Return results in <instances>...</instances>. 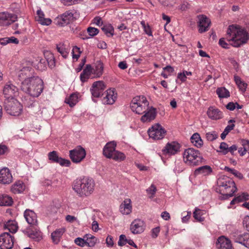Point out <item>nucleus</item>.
<instances>
[{
    "mask_svg": "<svg viewBox=\"0 0 249 249\" xmlns=\"http://www.w3.org/2000/svg\"><path fill=\"white\" fill-rule=\"evenodd\" d=\"M227 39L234 47H239L247 43L249 38L248 31L237 25H230L227 30Z\"/></svg>",
    "mask_w": 249,
    "mask_h": 249,
    "instance_id": "nucleus-1",
    "label": "nucleus"
},
{
    "mask_svg": "<svg viewBox=\"0 0 249 249\" xmlns=\"http://www.w3.org/2000/svg\"><path fill=\"white\" fill-rule=\"evenodd\" d=\"M43 82L38 76L26 79L21 83V89L34 97H38L43 91Z\"/></svg>",
    "mask_w": 249,
    "mask_h": 249,
    "instance_id": "nucleus-2",
    "label": "nucleus"
},
{
    "mask_svg": "<svg viewBox=\"0 0 249 249\" xmlns=\"http://www.w3.org/2000/svg\"><path fill=\"white\" fill-rule=\"evenodd\" d=\"M94 180L88 177L77 178L73 183L72 189L80 197H87L90 196L94 190Z\"/></svg>",
    "mask_w": 249,
    "mask_h": 249,
    "instance_id": "nucleus-3",
    "label": "nucleus"
},
{
    "mask_svg": "<svg viewBox=\"0 0 249 249\" xmlns=\"http://www.w3.org/2000/svg\"><path fill=\"white\" fill-rule=\"evenodd\" d=\"M217 185L219 193L223 196L222 198L224 199L232 196L237 190L234 182L227 176L219 178Z\"/></svg>",
    "mask_w": 249,
    "mask_h": 249,
    "instance_id": "nucleus-4",
    "label": "nucleus"
},
{
    "mask_svg": "<svg viewBox=\"0 0 249 249\" xmlns=\"http://www.w3.org/2000/svg\"><path fill=\"white\" fill-rule=\"evenodd\" d=\"M45 58L41 56H36L33 58L32 65L39 71H42L47 68V63L51 68L55 66V60L53 55L50 52L44 53Z\"/></svg>",
    "mask_w": 249,
    "mask_h": 249,
    "instance_id": "nucleus-5",
    "label": "nucleus"
},
{
    "mask_svg": "<svg viewBox=\"0 0 249 249\" xmlns=\"http://www.w3.org/2000/svg\"><path fill=\"white\" fill-rule=\"evenodd\" d=\"M18 89L10 83L6 84L3 88V92L6 98L5 104L6 108L19 107L20 103L14 98Z\"/></svg>",
    "mask_w": 249,
    "mask_h": 249,
    "instance_id": "nucleus-6",
    "label": "nucleus"
},
{
    "mask_svg": "<svg viewBox=\"0 0 249 249\" xmlns=\"http://www.w3.org/2000/svg\"><path fill=\"white\" fill-rule=\"evenodd\" d=\"M183 159L185 163L188 165L196 166L202 162L203 158L198 150L189 148L185 149L183 152Z\"/></svg>",
    "mask_w": 249,
    "mask_h": 249,
    "instance_id": "nucleus-7",
    "label": "nucleus"
},
{
    "mask_svg": "<svg viewBox=\"0 0 249 249\" xmlns=\"http://www.w3.org/2000/svg\"><path fill=\"white\" fill-rule=\"evenodd\" d=\"M129 107L131 109H155L152 107L149 106V102L146 98L143 95L136 96L133 98L130 104Z\"/></svg>",
    "mask_w": 249,
    "mask_h": 249,
    "instance_id": "nucleus-8",
    "label": "nucleus"
},
{
    "mask_svg": "<svg viewBox=\"0 0 249 249\" xmlns=\"http://www.w3.org/2000/svg\"><path fill=\"white\" fill-rule=\"evenodd\" d=\"M86 152L84 148L81 146L75 147L69 151V156L72 162L79 163L85 158Z\"/></svg>",
    "mask_w": 249,
    "mask_h": 249,
    "instance_id": "nucleus-9",
    "label": "nucleus"
},
{
    "mask_svg": "<svg viewBox=\"0 0 249 249\" xmlns=\"http://www.w3.org/2000/svg\"><path fill=\"white\" fill-rule=\"evenodd\" d=\"M74 20L73 14L68 11L54 19L55 23L60 26H65Z\"/></svg>",
    "mask_w": 249,
    "mask_h": 249,
    "instance_id": "nucleus-10",
    "label": "nucleus"
},
{
    "mask_svg": "<svg viewBox=\"0 0 249 249\" xmlns=\"http://www.w3.org/2000/svg\"><path fill=\"white\" fill-rule=\"evenodd\" d=\"M165 132V130L159 124L153 125L148 130L149 137L154 140L162 139L164 137Z\"/></svg>",
    "mask_w": 249,
    "mask_h": 249,
    "instance_id": "nucleus-11",
    "label": "nucleus"
},
{
    "mask_svg": "<svg viewBox=\"0 0 249 249\" xmlns=\"http://www.w3.org/2000/svg\"><path fill=\"white\" fill-rule=\"evenodd\" d=\"M14 238L8 232H4L0 235V249H11L14 243Z\"/></svg>",
    "mask_w": 249,
    "mask_h": 249,
    "instance_id": "nucleus-12",
    "label": "nucleus"
},
{
    "mask_svg": "<svg viewBox=\"0 0 249 249\" xmlns=\"http://www.w3.org/2000/svg\"><path fill=\"white\" fill-rule=\"evenodd\" d=\"M48 156L49 160L52 162L59 163L62 166L69 167L71 164L69 160L59 157L57 152L55 151L49 152Z\"/></svg>",
    "mask_w": 249,
    "mask_h": 249,
    "instance_id": "nucleus-13",
    "label": "nucleus"
},
{
    "mask_svg": "<svg viewBox=\"0 0 249 249\" xmlns=\"http://www.w3.org/2000/svg\"><path fill=\"white\" fill-rule=\"evenodd\" d=\"M197 23L199 32L203 33L208 30L211 24V20L205 15H199L197 17Z\"/></svg>",
    "mask_w": 249,
    "mask_h": 249,
    "instance_id": "nucleus-14",
    "label": "nucleus"
},
{
    "mask_svg": "<svg viewBox=\"0 0 249 249\" xmlns=\"http://www.w3.org/2000/svg\"><path fill=\"white\" fill-rule=\"evenodd\" d=\"M117 98V93L114 89H107L105 96L102 99V102L104 105H112L113 104Z\"/></svg>",
    "mask_w": 249,
    "mask_h": 249,
    "instance_id": "nucleus-15",
    "label": "nucleus"
},
{
    "mask_svg": "<svg viewBox=\"0 0 249 249\" xmlns=\"http://www.w3.org/2000/svg\"><path fill=\"white\" fill-rule=\"evenodd\" d=\"M232 239L235 242L239 243L249 249V233H234L232 235Z\"/></svg>",
    "mask_w": 249,
    "mask_h": 249,
    "instance_id": "nucleus-16",
    "label": "nucleus"
},
{
    "mask_svg": "<svg viewBox=\"0 0 249 249\" xmlns=\"http://www.w3.org/2000/svg\"><path fill=\"white\" fill-rule=\"evenodd\" d=\"M180 148V144L176 142H168L162 149V154L169 155H175L179 151Z\"/></svg>",
    "mask_w": 249,
    "mask_h": 249,
    "instance_id": "nucleus-17",
    "label": "nucleus"
},
{
    "mask_svg": "<svg viewBox=\"0 0 249 249\" xmlns=\"http://www.w3.org/2000/svg\"><path fill=\"white\" fill-rule=\"evenodd\" d=\"M145 227V223L143 220L136 219L131 223L130 230L133 234H140L144 231Z\"/></svg>",
    "mask_w": 249,
    "mask_h": 249,
    "instance_id": "nucleus-18",
    "label": "nucleus"
},
{
    "mask_svg": "<svg viewBox=\"0 0 249 249\" xmlns=\"http://www.w3.org/2000/svg\"><path fill=\"white\" fill-rule=\"evenodd\" d=\"M105 89V85L103 81H98L93 83L90 89L91 93L94 98L99 97Z\"/></svg>",
    "mask_w": 249,
    "mask_h": 249,
    "instance_id": "nucleus-19",
    "label": "nucleus"
},
{
    "mask_svg": "<svg viewBox=\"0 0 249 249\" xmlns=\"http://www.w3.org/2000/svg\"><path fill=\"white\" fill-rule=\"evenodd\" d=\"M156 110H145L142 112L135 110L136 113L142 114L141 121L142 123L150 122L154 120L157 115Z\"/></svg>",
    "mask_w": 249,
    "mask_h": 249,
    "instance_id": "nucleus-20",
    "label": "nucleus"
},
{
    "mask_svg": "<svg viewBox=\"0 0 249 249\" xmlns=\"http://www.w3.org/2000/svg\"><path fill=\"white\" fill-rule=\"evenodd\" d=\"M17 19V16L15 14L7 12L0 13V23L3 25H9L16 21Z\"/></svg>",
    "mask_w": 249,
    "mask_h": 249,
    "instance_id": "nucleus-21",
    "label": "nucleus"
},
{
    "mask_svg": "<svg viewBox=\"0 0 249 249\" xmlns=\"http://www.w3.org/2000/svg\"><path fill=\"white\" fill-rule=\"evenodd\" d=\"M217 249H232L233 247L231 241L224 236L218 238L216 242Z\"/></svg>",
    "mask_w": 249,
    "mask_h": 249,
    "instance_id": "nucleus-22",
    "label": "nucleus"
},
{
    "mask_svg": "<svg viewBox=\"0 0 249 249\" xmlns=\"http://www.w3.org/2000/svg\"><path fill=\"white\" fill-rule=\"evenodd\" d=\"M26 65L27 64H25L23 66L18 73V77L21 83L26 79H29L34 76H33L34 70L31 67L27 66Z\"/></svg>",
    "mask_w": 249,
    "mask_h": 249,
    "instance_id": "nucleus-23",
    "label": "nucleus"
},
{
    "mask_svg": "<svg viewBox=\"0 0 249 249\" xmlns=\"http://www.w3.org/2000/svg\"><path fill=\"white\" fill-rule=\"evenodd\" d=\"M13 179L12 174L7 168H3L0 170V183L9 184Z\"/></svg>",
    "mask_w": 249,
    "mask_h": 249,
    "instance_id": "nucleus-24",
    "label": "nucleus"
},
{
    "mask_svg": "<svg viewBox=\"0 0 249 249\" xmlns=\"http://www.w3.org/2000/svg\"><path fill=\"white\" fill-rule=\"evenodd\" d=\"M24 216L27 223L31 225H36L37 223L36 213L32 210L27 209L24 213Z\"/></svg>",
    "mask_w": 249,
    "mask_h": 249,
    "instance_id": "nucleus-25",
    "label": "nucleus"
},
{
    "mask_svg": "<svg viewBox=\"0 0 249 249\" xmlns=\"http://www.w3.org/2000/svg\"><path fill=\"white\" fill-rule=\"evenodd\" d=\"M26 233L28 237L36 241H39L42 239L41 231L34 227L28 228L26 231Z\"/></svg>",
    "mask_w": 249,
    "mask_h": 249,
    "instance_id": "nucleus-26",
    "label": "nucleus"
},
{
    "mask_svg": "<svg viewBox=\"0 0 249 249\" xmlns=\"http://www.w3.org/2000/svg\"><path fill=\"white\" fill-rule=\"evenodd\" d=\"M116 144L113 142H107L103 148V154L107 158L111 159L115 151Z\"/></svg>",
    "mask_w": 249,
    "mask_h": 249,
    "instance_id": "nucleus-27",
    "label": "nucleus"
},
{
    "mask_svg": "<svg viewBox=\"0 0 249 249\" xmlns=\"http://www.w3.org/2000/svg\"><path fill=\"white\" fill-rule=\"evenodd\" d=\"M131 201L129 198H126L121 204L120 211L123 214H128L132 212Z\"/></svg>",
    "mask_w": 249,
    "mask_h": 249,
    "instance_id": "nucleus-28",
    "label": "nucleus"
},
{
    "mask_svg": "<svg viewBox=\"0 0 249 249\" xmlns=\"http://www.w3.org/2000/svg\"><path fill=\"white\" fill-rule=\"evenodd\" d=\"M81 96L82 95L80 93H73L66 99L65 102L69 104L70 107H72L81 99Z\"/></svg>",
    "mask_w": 249,
    "mask_h": 249,
    "instance_id": "nucleus-29",
    "label": "nucleus"
},
{
    "mask_svg": "<svg viewBox=\"0 0 249 249\" xmlns=\"http://www.w3.org/2000/svg\"><path fill=\"white\" fill-rule=\"evenodd\" d=\"M56 49L57 51L61 54L64 58L68 57L70 52V47L66 44L60 43L57 44Z\"/></svg>",
    "mask_w": 249,
    "mask_h": 249,
    "instance_id": "nucleus-30",
    "label": "nucleus"
},
{
    "mask_svg": "<svg viewBox=\"0 0 249 249\" xmlns=\"http://www.w3.org/2000/svg\"><path fill=\"white\" fill-rule=\"evenodd\" d=\"M65 231V229L63 228L56 229L51 234V238L53 243L57 244L60 240V238Z\"/></svg>",
    "mask_w": 249,
    "mask_h": 249,
    "instance_id": "nucleus-31",
    "label": "nucleus"
},
{
    "mask_svg": "<svg viewBox=\"0 0 249 249\" xmlns=\"http://www.w3.org/2000/svg\"><path fill=\"white\" fill-rule=\"evenodd\" d=\"M93 72L92 68L90 65H87L80 74V79L82 82L86 81Z\"/></svg>",
    "mask_w": 249,
    "mask_h": 249,
    "instance_id": "nucleus-32",
    "label": "nucleus"
},
{
    "mask_svg": "<svg viewBox=\"0 0 249 249\" xmlns=\"http://www.w3.org/2000/svg\"><path fill=\"white\" fill-rule=\"evenodd\" d=\"M25 189V185L22 181L16 182L11 187V191L14 194L22 193Z\"/></svg>",
    "mask_w": 249,
    "mask_h": 249,
    "instance_id": "nucleus-33",
    "label": "nucleus"
},
{
    "mask_svg": "<svg viewBox=\"0 0 249 249\" xmlns=\"http://www.w3.org/2000/svg\"><path fill=\"white\" fill-rule=\"evenodd\" d=\"M190 141L197 148L201 147L203 144V141L201 139L200 135L197 133H194L191 136Z\"/></svg>",
    "mask_w": 249,
    "mask_h": 249,
    "instance_id": "nucleus-34",
    "label": "nucleus"
},
{
    "mask_svg": "<svg viewBox=\"0 0 249 249\" xmlns=\"http://www.w3.org/2000/svg\"><path fill=\"white\" fill-rule=\"evenodd\" d=\"M212 172V168L208 165L201 166L197 168L195 171V174L196 175L202 174L206 176L210 174Z\"/></svg>",
    "mask_w": 249,
    "mask_h": 249,
    "instance_id": "nucleus-35",
    "label": "nucleus"
},
{
    "mask_svg": "<svg viewBox=\"0 0 249 249\" xmlns=\"http://www.w3.org/2000/svg\"><path fill=\"white\" fill-rule=\"evenodd\" d=\"M207 114L208 117L213 120H217L222 117L223 113L219 110H208Z\"/></svg>",
    "mask_w": 249,
    "mask_h": 249,
    "instance_id": "nucleus-36",
    "label": "nucleus"
},
{
    "mask_svg": "<svg viewBox=\"0 0 249 249\" xmlns=\"http://www.w3.org/2000/svg\"><path fill=\"white\" fill-rule=\"evenodd\" d=\"M103 64L100 61H97L95 64V68L92 69L93 73L97 77H100L103 74Z\"/></svg>",
    "mask_w": 249,
    "mask_h": 249,
    "instance_id": "nucleus-37",
    "label": "nucleus"
},
{
    "mask_svg": "<svg viewBox=\"0 0 249 249\" xmlns=\"http://www.w3.org/2000/svg\"><path fill=\"white\" fill-rule=\"evenodd\" d=\"M13 203V199L7 195H0V205L10 206Z\"/></svg>",
    "mask_w": 249,
    "mask_h": 249,
    "instance_id": "nucleus-38",
    "label": "nucleus"
},
{
    "mask_svg": "<svg viewBox=\"0 0 249 249\" xmlns=\"http://www.w3.org/2000/svg\"><path fill=\"white\" fill-rule=\"evenodd\" d=\"M5 228L12 233H15L18 228L17 223L15 221L9 220L5 224Z\"/></svg>",
    "mask_w": 249,
    "mask_h": 249,
    "instance_id": "nucleus-39",
    "label": "nucleus"
},
{
    "mask_svg": "<svg viewBox=\"0 0 249 249\" xmlns=\"http://www.w3.org/2000/svg\"><path fill=\"white\" fill-rule=\"evenodd\" d=\"M216 92L220 98H227L230 96L229 91L224 87L217 88Z\"/></svg>",
    "mask_w": 249,
    "mask_h": 249,
    "instance_id": "nucleus-40",
    "label": "nucleus"
},
{
    "mask_svg": "<svg viewBox=\"0 0 249 249\" xmlns=\"http://www.w3.org/2000/svg\"><path fill=\"white\" fill-rule=\"evenodd\" d=\"M86 246L89 247H94L97 242V238L91 234H86L84 236Z\"/></svg>",
    "mask_w": 249,
    "mask_h": 249,
    "instance_id": "nucleus-41",
    "label": "nucleus"
},
{
    "mask_svg": "<svg viewBox=\"0 0 249 249\" xmlns=\"http://www.w3.org/2000/svg\"><path fill=\"white\" fill-rule=\"evenodd\" d=\"M102 29L108 37L112 36L114 35V28L110 24L104 25Z\"/></svg>",
    "mask_w": 249,
    "mask_h": 249,
    "instance_id": "nucleus-42",
    "label": "nucleus"
},
{
    "mask_svg": "<svg viewBox=\"0 0 249 249\" xmlns=\"http://www.w3.org/2000/svg\"><path fill=\"white\" fill-rule=\"evenodd\" d=\"M234 80L239 89L242 91L244 92L247 88V84L242 81L241 78L237 76H234Z\"/></svg>",
    "mask_w": 249,
    "mask_h": 249,
    "instance_id": "nucleus-43",
    "label": "nucleus"
},
{
    "mask_svg": "<svg viewBox=\"0 0 249 249\" xmlns=\"http://www.w3.org/2000/svg\"><path fill=\"white\" fill-rule=\"evenodd\" d=\"M125 158V156L123 152L117 150L114 152L112 157H111V159L118 161L124 160Z\"/></svg>",
    "mask_w": 249,
    "mask_h": 249,
    "instance_id": "nucleus-44",
    "label": "nucleus"
},
{
    "mask_svg": "<svg viewBox=\"0 0 249 249\" xmlns=\"http://www.w3.org/2000/svg\"><path fill=\"white\" fill-rule=\"evenodd\" d=\"M157 191V188L154 184H151V185L146 190L148 197L151 199L155 196Z\"/></svg>",
    "mask_w": 249,
    "mask_h": 249,
    "instance_id": "nucleus-45",
    "label": "nucleus"
},
{
    "mask_svg": "<svg viewBox=\"0 0 249 249\" xmlns=\"http://www.w3.org/2000/svg\"><path fill=\"white\" fill-rule=\"evenodd\" d=\"M141 24L143 29L144 33L146 34L149 36H153L152 32L148 24L146 23L144 21L142 20L141 22Z\"/></svg>",
    "mask_w": 249,
    "mask_h": 249,
    "instance_id": "nucleus-46",
    "label": "nucleus"
},
{
    "mask_svg": "<svg viewBox=\"0 0 249 249\" xmlns=\"http://www.w3.org/2000/svg\"><path fill=\"white\" fill-rule=\"evenodd\" d=\"M234 124H233L228 125L225 128L224 131L221 134V138L222 140L225 139L228 134L234 127Z\"/></svg>",
    "mask_w": 249,
    "mask_h": 249,
    "instance_id": "nucleus-47",
    "label": "nucleus"
},
{
    "mask_svg": "<svg viewBox=\"0 0 249 249\" xmlns=\"http://www.w3.org/2000/svg\"><path fill=\"white\" fill-rule=\"evenodd\" d=\"M203 212L199 209H196L195 211L194 212V218L199 222H202L204 221V217L202 216Z\"/></svg>",
    "mask_w": 249,
    "mask_h": 249,
    "instance_id": "nucleus-48",
    "label": "nucleus"
},
{
    "mask_svg": "<svg viewBox=\"0 0 249 249\" xmlns=\"http://www.w3.org/2000/svg\"><path fill=\"white\" fill-rule=\"evenodd\" d=\"M218 137V134L215 131L209 132L206 134L207 140L211 142L215 140Z\"/></svg>",
    "mask_w": 249,
    "mask_h": 249,
    "instance_id": "nucleus-49",
    "label": "nucleus"
},
{
    "mask_svg": "<svg viewBox=\"0 0 249 249\" xmlns=\"http://www.w3.org/2000/svg\"><path fill=\"white\" fill-rule=\"evenodd\" d=\"M71 53L72 54L73 59L77 60L78 58L79 57L81 53L80 48L77 46L73 47Z\"/></svg>",
    "mask_w": 249,
    "mask_h": 249,
    "instance_id": "nucleus-50",
    "label": "nucleus"
},
{
    "mask_svg": "<svg viewBox=\"0 0 249 249\" xmlns=\"http://www.w3.org/2000/svg\"><path fill=\"white\" fill-rule=\"evenodd\" d=\"M164 6L172 7L175 3V0H158Z\"/></svg>",
    "mask_w": 249,
    "mask_h": 249,
    "instance_id": "nucleus-51",
    "label": "nucleus"
},
{
    "mask_svg": "<svg viewBox=\"0 0 249 249\" xmlns=\"http://www.w3.org/2000/svg\"><path fill=\"white\" fill-rule=\"evenodd\" d=\"M242 108V106L236 102H230L226 106V109H241Z\"/></svg>",
    "mask_w": 249,
    "mask_h": 249,
    "instance_id": "nucleus-52",
    "label": "nucleus"
},
{
    "mask_svg": "<svg viewBox=\"0 0 249 249\" xmlns=\"http://www.w3.org/2000/svg\"><path fill=\"white\" fill-rule=\"evenodd\" d=\"M36 21L43 25H49L52 23V20L49 18H45L44 17L40 19H36Z\"/></svg>",
    "mask_w": 249,
    "mask_h": 249,
    "instance_id": "nucleus-53",
    "label": "nucleus"
},
{
    "mask_svg": "<svg viewBox=\"0 0 249 249\" xmlns=\"http://www.w3.org/2000/svg\"><path fill=\"white\" fill-rule=\"evenodd\" d=\"M230 147L227 143L224 142H222L220 143L219 148L221 150V151L223 153V154L226 155L228 153V150Z\"/></svg>",
    "mask_w": 249,
    "mask_h": 249,
    "instance_id": "nucleus-54",
    "label": "nucleus"
},
{
    "mask_svg": "<svg viewBox=\"0 0 249 249\" xmlns=\"http://www.w3.org/2000/svg\"><path fill=\"white\" fill-rule=\"evenodd\" d=\"M87 32L91 36H96L99 33V30L94 27H89L87 29Z\"/></svg>",
    "mask_w": 249,
    "mask_h": 249,
    "instance_id": "nucleus-55",
    "label": "nucleus"
},
{
    "mask_svg": "<svg viewBox=\"0 0 249 249\" xmlns=\"http://www.w3.org/2000/svg\"><path fill=\"white\" fill-rule=\"evenodd\" d=\"M74 243L76 245H77L80 247H84L85 246H86V240H85V238L84 237L83 238H82L80 237L76 238L74 240Z\"/></svg>",
    "mask_w": 249,
    "mask_h": 249,
    "instance_id": "nucleus-56",
    "label": "nucleus"
},
{
    "mask_svg": "<svg viewBox=\"0 0 249 249\" xmlns=\"http://www.w3.org/2000/svg\"><path fill=\"white\" fill-rule=\"evenodd\" d=\"M127 238L125 235L121 234L119 237L118 244L119 246H123L126 244Z\"/></svg>",
    "mask_w": 249,
    "mask_h": 249,
    "instance_id": "nucleus-57",
    "label": "nucleus"
},
{
    "mask_svg": "<svg viewBox=\"0 0 249 249\" xmlns=\"http://www.w3.org/2000/svg\"><path fill=\"white\" fill-rule=\"evenodd\" d=\"M6 113L13 116H18L21 114V110H6Z\"/></svg>",
    "mask_w": 249,
    "mask_h": 249,
    "instance_id": "nucleus-58",
    "label": "nucleus"
},
{
    "mask_svg": "<svg viewBox=\"0 0 249 249\" xmlns=\"http://www.w3.org/2000/svg\"><path fill=\"white\" fill-rule=\"evenodd\" d=\"M92 22L93 24L98 26H101L103 24L102 18L98 16H97L93 18Z\"/></svg>",
    "mask_w": 249,
    "mask_h": 249,
    "instance_id": "nucleus-59",
    "label": "nucleus"
},
{
    "mask_svg": "<svg viewBox=\"0 0 249 249\" xmlns=\"http://www.w3.org/2000/svg\"><path fill=\"white\" fill-rule=\"evenodd\" d=\"M237 150V146L234 144L229 147L228 153L230 152L232 155L234 156L236 155Z\"/></svg>",
    "mask_w": 249,
    "mask_h": 249,
    "instance_id": "nucleus-60",
    "label": "nucleus"
},
{
    "mask_svg": "<svg viewBox=\"0 0 249 249\" xmlns=\"http://www.w3.org/2000/svg\"><path fill=\"white\" fill-rule=\"evenodd\" d=\"M163 71H165L169 75H170L174 71V68L170 66H167L163 68Z\"/></svg>",
    "mask_w": 249,
    "mask_h": 249,
    "instance_id": "nucleus-61",
    "label": "nucleus"
},
{
    "mask_svg": "<svg viewBox=\"0 0 249 249\" xmlns=\"http://www.w3.org/2000/svg\"><path fill=\"white\" fill-rule=\"evenodd\" d=\"M178 79L181 82H184L186 80L187 77L184 72H180L178 74Z\"/></svg>",
    "mask_w": 249,
    "mask_h": 249,
    "instance_id": "nucleus-62",
    "label": "nucleus"
},
{
    "mask_svg": "<svg viewBox=\"0 0 249 249\" xmlns=\"http://www.w3.org/2000/svg\"><path fill=\"white\" fill-rule=\"evenodd\" d=\"M106 243L108 247H112L113 245V238L110 235H108L106 239Z\"/></svg>",
    "mask_w": 249,
    "mask_h": 249,
    "instance_id": "nucleus-63",
    "label": "nucleus"
},
{
    "mask_svg": "<svg viewBox=\"0 0 249 249\" xmlns=\"http://www.w3.org/2000/svg\"><path fill=\"white\" fill-rule=\"evenodd\" d=\"M243 224L245 226L247 230L249 231V216H247L244 218Z\"/></svg>",
    "mask_w": 249,
    "mask_h": 249,
    "instance_id": "nucleus-64",
    "label": "nucleus"
}]
</instances>
